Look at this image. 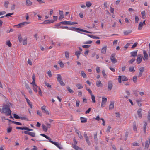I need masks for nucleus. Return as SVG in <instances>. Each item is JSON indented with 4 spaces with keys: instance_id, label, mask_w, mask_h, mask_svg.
Instances as JSON below:
<instances>
[{
    "instance_id": "obj_47",
    "label": "nucleus",
    "mask_w": 150,
    "mask_h": 150,
    "mask_svg": "<svg viewBox=\"0 0 150 150\" xmlns=\"http://www.w3.org/2000/svg\"><path fill=\"white\" fill-rule=\"evenodd\" d=\"M14 117L16 119H20L21 117L17 115L14 114H13Z\"/></svg>"
},
{
    "instance_id": "obj_60",
    "label": "nucleus",
    "mask_w": 150,
    "mask_h": 150,
    "mask_svg": "<svg viewBox=\"0 0 150 150\" xmlns=\"http://www.w3.org/2000/svg\"><path fill=\"white\" fill-rule=\"evenodd\" d=\"M111 128V127L110 126H109L106 130V132H109L110 131V129Z\"/></svg>"
},
{
    "instance_id": "obj_59",
    "label": "nucleus",
    "mask_w": 150,
    "mask_h": 150,
    "mask_svg": "<svg viewBox=\"0 0 150 150\" xmlns=\"http://www.w3.org/2000/svg\"><path fill=\"white\" fill-rule=\"evenodd\" d=\"M20 119H21V120H26V121H29L27 117H21Z\"/></svg>"
},
{
    "instance_id": "obj_52",
    "label": "nucleus",
    "mask_w": 150,
    "mask_h": 150,
    "mask_svg": "<svg viewBox=\"0 0 150 150\" xmlns=\"http://www.w3.org/2000/svg\"><path fill=\"white\" fill-rule=\"evenodd\" d=\"M9 3L8 1H6L4 2V6L6 8H7L8 7V5Z\"/></svg>"
},
{
    "instance_id": "obj_18",
    "label": "nucleus",
    "mask_w": 150,
    "mask_h": 150,
    "mask_svg": "<svg viewBox=\"0 0 150 150\" xmlns=\"http://www.w3.org/2000/svg\"><path fill=\"white\" fill-rule=\"evenodd\" d=\"M137 50L136 51H134L132 52H131L130 54L131 55V56L132 57H135L137 56Z\"/></svg>"
},
{
    "instance_id": "obj_15",
    "label": "nucleus",
    "mask_w": 150,
    "mask_h": 150,
    "mask_svg": "<svg viewBox=\"0 0 150 150\" xmlns=\"http://www.w3.org/2000/svg\"><path fill=\"white\" fill-rule=\"evenodd\" d=\"M112 82L111 81H108V90L109 91L111 90L112 88Z\"/></svg>"
},
{
    "instance_id": "obj_1",
    "label": "nucleus",
    "mask_w": 150,
    "mask_h": 150,
    "mask_svg": "<svg viewBox=\"0 0 150 150\" xmlns=\"http://www.w3.org/2000/svg\"><path fill=\"white\" fill-rule=\"evenodd\" d=\"M2 110V113H6L7 116L11 115L12 112L8 105H4Z\"/></svg>"
},
{
    "instance_id": "obj_45",
    "label": "nucleus",
    "mask_w": 150,
    "mask_h": 150,
    "mask_svg": "<svg viewBox=\"0 0 150 150\" xmlns=\"http://www.w3.org/2000/svg\"><path fill=\"white\" fill-rule=\"evenodd\" d=\"M6 44V45H7L9 47H10L11 46L12 44L10 41H7Z\"/></svg>"
},
{
    "instance_id": "obj_63",
    "label": "nucleus",
    "mask_w": 150,
    "mask_h": 150,
    "mask_svg": "<svg viewBox=\"0 0 150 150\" xmlns=\"http://www.w3.org/2000/svg\"><path fill=\"white\" fill-rule=\"evenodd\" d=\"M136 102L137 103L138 106H142V104L140 103V101L138 100H136Z\"/></svg>"
},
{
    "instance_id": "obj_5",
    "label": "nucleus",
    "mask_w": 150,
    "mask_h": 150,
    "mask_svg": "<svg viewBox=\"0 0 150 150\" xmlns=\"http://www.w3.org/2000/svg\"><path fill=\"white\" fill-rule=\"evenodd\" d=\"M122 81H127L128 80V78L126 77L125 76H118V80L119 83H121L122 82Z\"/></svg>"
},
{
    "instance_id": "obj_22",
    "label": "nucleus",
    "mask_w": 150,
    "mask_h": 150,
    "mask_svg": "<svg viewBox=\"0 0 150 150\" xmlns=\"http://www.w3.org/2000/svg\"><path fill=\"white\" fill-rule=\"evenodd\" d=\"M144 125L143 126V130L144 132L145 133H146V126L147 125V122H144Z\"/></svg>"
},
{
    "instance_id": "obj_50",
    "label": "nucleus",
    "mask_w": 150,
    "mask_h": 150,
    "mask_svg": "<svg viewBox=\"0 0 150 150\" xmlns=\"http://www.w3.org/2000/svg\"><path fill=\"white\" fill-rule=\"evenodd\" d=\"M137 76H134L133 78V81L135 83L137 82Z\"/></svg>"
},
{
    "instance_id": "obj_51",
    "label": "nucleus",
    "mask_w": 150,
    "mask_h": 150,
    "mask_svg": "<svg viewBox=\"0 0 150 150\" xmlns=\"http://www.w3.org/2000/svg\"><path fill=\"white\" fill-rule=\"evenodd\" d=\"M65 55L66 58H69V53L67 51L65 52Z\"/></svg>"
},
{
    "instance_id": "obj_2",
    "label": "nucleus",
    "mask_w": 150,
    "mask_h": 150,
    "mask_svg": "<svg viewBox=\"0 0 150 150\" xmlns=\"http://www.w3.org/2000/svg\"><path fill=\"white\" fill-rule=\"evenodd\" d=\"M40 135L45 137L47 139L49 140V142L54 144V145L56 146L57 147H58L59 149H63L62 147H61L60 146V145L57 142H53L51 140V138L50 137H48V136H47V135L43 134H40Z\"/></svg>"
},
{
    "instance_id": "obj_61",
    "label": "nucleus",
    "mask_w": 150,
    "mask_h": 150,
    "mask_svg": "<svg viewBox=\"0 0 150 150\" xmlns=\"http://www.w3.org/2000/svg\"><path fill=\"white\" fill-rule=\"evenodd\" d=\"M81 54L80 51H76L75 53V54L76 56L80 55Z\"/></svg>"
},
{
    "instance_id": "obj_14",
    "label": "nucleus",
    "mask_w": 150,
    "mask_h": 150,
    "mask_svg": "<svg viewBox=\"0 0 150 150\" xmlns=\"http://www.w3.org/2000/svg\"><path fill=\"white\" fill-rule=\"evenodd\" d=\"M142 111V109H141V108H139L138 110L137 111V115H138V117L140 119H141L142 117V114L141 113Z\"/></svg>"
},
{
    "instance_id": "obj_53",
    "label": "nucleus",
    "mask_w": 150,
    "mask_h": 150,
    "mask_svg": "<svg viewBox=\"0 0 150 150\" xmlns=\"http://www.w3.org/2000/svg\"><path fill=\"white\" fill-rule=\"evenodd\" d=\"M90 45H84L82 46V47L84 48H89L90 46Z\"/></svg>"
},
{
    "instance_id": "obj_26",
    "label": "nucleus",
    "mask_w": 150,
    "mask_h": 150,
    "mask_svg": "<svg viewBox=\"0 0 150 150\" xmlns=\"http://www.w3.org/2000/svg\"><path fill=\"white\" fill-rule=\"evenodd\" d=\"M73 148H74L75 150H82L81 148L78 147L77 146L75 145H73Z\"/></svg>"
},
{
    "instance_id": "obj_19",
    "label": "nucleus",
    "mask_w": 150,
    "mask_h": 150,
    "mask_svg": "<svg viewBox=\"0 0 150 150\" xmlns=\"http://www.w3.org/2000/svg\"><path fill=\"white\" fill-rule=\"evenodd\" d=\"M98 140L97 132L94 135V141L96 144H98Z\"/></svg>"
},
{
    "instance_id": "obj_64",
    "label": "nucleus",
    "mask_w": 150,
    "mask_h": 150,
    "mask_svg": "<svg viewBox=\"0 0 150 150\" xmlns=\"http://www.w3.org/2000/svg\"><path fill=\"white\" fill-rule=\"evenodd\" d=\"M47 74L49 77H51L52 76V74H51V72L49 70L47 72Z\"/></svg>"
},
{
    "instance_id": "obj_38",
    "label": "nucleus",
    "mask_w": 150,
    "mask_h": 150,
    "mask_svg": "<svg viewBox=\"0 0 150 150\" xmlns=\"http://www.w3.org/2000/svg\"><path fill=\"white\" fill-rule=\"evenodd\" d=\"M85 139H86V142H87V143H88V145H90V144H91V143L89 140L88 137H85Z\"/></svg>"
},
{
    "instance_id": "obj_7",
    "label": "nucleus",
    "mask_w": 150,
    "mask_h": 150,
    "mask_svg": "<svg viewBox=\"0 0 150 150\" xmlns=\"http://www.w3.org/2000/svg\"><path fill=\"white\" fill-rule=\"evenodd\" d=\"M115 54L113 53L110 57V60H111L112 62L113 63H115L117 62V61L116 58H115Z\"/></svg>"
},
{
    "instance_id": "obj_3",
    "label": "nucleus",
    "mask_w": 150,
    "mask_h": 150,
    "mask_svg": "<svg viewBox=\"0 0 150 150\" xmlns=\"http://www.w3.org/2000/svg\"><path fill=\"white\" fill-rule=\"evenodd\" d=\"M32 79H33L32 82L31 83L33 86V88L34 91L35 92H37V88H38L39 87L35 83V75L33 74V75L32 76Z\"/></svg>"
},
{
    "instance_id": "obj_28",
    "label": "nucleus",
    "mask_w": 150,
    "mask_h": 150,
    "mask_svg": "<svg viewBox=\"0 0 150 150\" xmlns=\"http://www.w3.org/2000/svg\"><path fill=\"white\" fill-rule=\"evenodd\" d=\"M143 23H142V22H141L140 23L139 25L138 29L139 30H141L143 27Z\"/></svg>"
},
{
    "instance_id": "obj_41",
    "label": "nucleus",
    "mask_w": 150,
    "mask_h": 150,
    "mask_svg": "<svg viewBox=\"0 0 150 150\" xmlns=\"http://www.w3.org/2000/svg\"><path fill=\"white\" fill-rule=\"evenodd\" d=\"M45 86H46L47 87H49L50 89L51 88V85L50 84L48 83L47 82H45Z\"/></svg>"
},
{
    "instance_id": "obj_11",
    "label": "nucleus",
    "mask_w": 150,
    "mask_h": 150,
    "mask_svg": "<svg viewBox=\"0 0 150 150\" xmlns=\"http://www.w3.org/2000/svg\"><path fill=\"white\" fill-rule=\"evenodd\" d=\"M54 22V21L53 20H45L41 24H47L52 23Z\"/></svg>"
},
{
    "instance_id": "obj_12",
    "label": "nucleus",
    "mask_w": 150,
    "mask_h": 150,
    "mask_svg": "<svg viewBox=\"0 0 150 150\" xmlns=\"http://www.w3.org/2000/svg\"><path fill=\"white\" fill-rule=\"evenodd\" d=\"M145 69L144 67H141L139 68V72L138 75V77H141L142 75V73L144 71Z\"/></svg>"
},
{
    "instance_id": "obj_35",
    "label": "nucleus",
    "mask_w": 150,
    "mask_h": 150,
    "mask_svg": "<svg viewBox=\"0 0 150 150\" xmlns=\"http://www.w3.org/2000/svg\"><path fill=\"white\" fill-rule=\"evenodd\" d=\"M42 129L44 131L47 132V127H46L43 124L42 125Z\"/></svg>"
},
{
    "instance_id": "obj_33",
    "label": "nucleus",
    "mask_w": 150,
    "mask_h": 150,
    "mask_svg": "<svg viewBox=\"0 0 150 150\" xmlns=\"http://www.w3.org/2000/svg\"><path fill=\"white\" fill-rule=\"evenodd\" d=\"M76 86L79 89H81L83 88V86L80 83H78L76 85Z\"/></svg>"
},
{
    "instance_id": "obj_25",
    "label": "nucleus",
    "mask_w": 150,
    "mask_h": 150,
    "mask_svg": "<svg viewBox=\"0 0 150 150\" xmlns=\"http://www.w3.org/2000/svg\"><path fill=\"white\" fill-rule=\"evenodd\" d=\"M70 21H63L61 22H60V23L61 24H63L64 25H69Z\"/></svg>"
},
{
    "instance_id": "obj_32",
    "label": "nucleus",
    "mask_w": 150,
    "mask_h": 150,
    "mask_svg": "<svg viewBox=\"0 0 150 150\" xmlns=\"http://www.w3.org/2000/svg\"><path fill=\"white\" fill-rule=\"evenodd\" d=\"M86 6L87 7H89L92 5V3L89 1H87L86 2Z\"/></svg>"
},
{
    "instance_id": "obj_42",
    "label": "nucleus",
    "mask_w": 150,
    "mask_h": 150,
    "mask_svg": "<svg viewBox=\"0 0 150 150\" xmlns=\"http://www.w3.org/2000/svg\"><path fill=\"white\" fill-rule=\"evenodd\" d=\"M61 23H60V22H59V23L55 24L54 25V27L53 28H59L58 27L60 26L61 25Z\"/></svg>"
},
{
    "instance_id": "obj_23",
    "label": "nucleus",
    "mask_w": 150,
    "mask_h": 150,
    "mask_svg": "<svg viewBox=\"0 0 150 150\" xmlns=\"http://www.w3.org/2000/svg\"><path fill=\"white\" fill-rule=\"evenodd\" d=\"M114 107V102H111L110 104L109 109L110 110H111L113 109Z\"/></svg>"
},
{
    "instance_id": "obj_13",
    "label": "nucleus",
    "mask_w": 150,
    "mask_h": 150,
    "mask_svg": "<svg viewBox=\"0 0 150 150\" xmlns=\"http://www.w3.org/2000/svg\"><path fill=\"white\" fill-rule=\"evenodd\" d=\"M75 129V131L76 133L78 134V137L81 139H83V137L82 135L80 133V132H79L78 130L76 129L75 128H74Z\"/></svg>"
},
{
    "instance_id": "obj_39",
    "label": "nucleus",
    "mask_w": 150,
    "mask_h": 150,
    "mask_svg": "<svg viewBox=\"0 0 150 150\" xmlns=\"http://www.w3.org/2000/svg\"><path fill=\"white\" fill-rule=\"evenodd\" d=\"M141 14L142 17V18L143 19H144L145 18V17H144L145 15V11H142L141 12Z\"/></svg>"
},
{
    "instance_id": "obj_8",
    "label": "nucleus",
    "mask_w": 150,
    "mask_h": 150,
    "mask_svg": "<svg viewBox=\"0 0 150 150\" xmlns=\"http://www.w3.org/2000/svg\"><path fill=\"white\" fill-rule=\"evenodd\" d=\"M24 133L25 134H28L33 137H34L35 136V134L34 132H31L29 131H25Z\"/></svg>"
},
{
    "instance_id": "obj_21",
    "label": "nucleus",
    "mask_w": 150,
    "mask_h": 150,
    "mask_svg": "<svg viewBox=\"0 0 150 150\" xmlns=\"http://www.w3.org/2000/svg\"><path fill=\"white\" fill-rule=\"evenodd\" d=\"M26 5L28 6H30L32 5V3L30 0H26Z\"/></svg>"
},
{
    "instance_id": "obj_57",
    "label": "nucleus",
    "mask_w": 150,
    "mask_h": 150,
    "mask_svg": "<svg viewBox=\"0 0 150 150\" xmlns=\"http://www.w3.org/2000/svg\"><path fill=\"white\" fill-rule=\"evenodd\" d=\"M73 141H74V144H72V146L73 147V145H76L77 144V141L75 139H74Z\"/></svg>"
},
{
    "instance_id": "obj_16",
    "label": "nucleus",
    "mask_w": 150,
    "mask_h": 150,
    "mask_svg": "<svg viewBox=\"0 0 150 150\" xmlns=\"http://www.w3.org/2000/svg\"><path fill=\"white\" fill-rule=\"evenodd\" d=\"M69 30L79 32V31H80L81 29L74 27H72L71 28H69Z\"/></svg>"
},
{
    "instance_id": "obj_58",
    "label": "nucleus",
    "mask_w": 150,
    "mask_h": 150,
    "mask_svg": "<svg viewBox=\"0 0 150 150\" xmlns=\"http://www.w3.org/2000/svg\"><path fill=\"white\" fill-rule=\"evenodd\" d=\"M18 40H19V42H22V38L21 36V35L18 36Z\"/></svg>"
},
{
    "instance_id": "obj_46",
    "label": "nucleus",
    "mask_w": 150,
    "mask_h": 150,
    "mask_svg": "<svg viewBox=\"0 0 150 150\" xmlns=\"http://www.w3.org/2000/svg\"><path fill=\"white\" fill-rule=\"evenodd\" d=\"M68 91L71 93H74V91L71 89H70L69 87H67Z\"/></svg>"
},
{
    "instance_id": "obj_9",
    "label": "nucleus",
    "mask_w": 150,
    "mask_h": 150,
    "mask_svg": "<svg viewBox=\"0 0 150 150\" xmlns=\"http://www.w3.org/2000/svg\"><path fill=\"white\" fill-rule=\"evenodd\" d=\"M143 54L144 56V57L143 58V60L144 61L147 60L148 59V56L145 50H143Z\"/></svg>"
},
{
    "instance_id": "obj_43",
    "label": "nucleus",
    "mask_w": 150,
    "mask_h": 150,
    "mask_svg": "<svg viewBox=\"0 0 150 150\" xmlns=\"http://www.w3.org/2000/svg\"><path fill=\"white\" fill-rule=\"evenodd\" d=\"M135 60V59L134 58H133L131 60L129 61L128 62H129V64H131L133 63Z\"/></svg>"
},
{
    "instance_id": "obj_40",
    "label": "nucleus",
    "mask_w": 150,
    "mask_h": 150,
    "mask_svg": "<svg viewBox=\"0 0 150 150\" xmlns=\"http://www.w3.org/2000/svg\"><path fill=\"white\" fill-rule=\"evenodd\" d=\"M91 99L92 100V102L93 103H95L96 102L95 99V97L94 96L93 94L91 95Z\"/></svg>"
},
{
    "instance_id": "obj_27",
    "label": "nucleus",
    "mask_w": 150,
    "mask_h": 150,
    "mask_svg": "<svg viewBox=\"0 0 150 150\" xmlns=\"http://www.w3.org/2000/svg\"><path fill=\"white\" fill-rule=\"evenodd\" d=\"M147 122L148 123L150 122V110H149L148 112L147 116Z\"/></svg>"
},
{
    "instance_id": "obj_31",
    "label": "nucleus",
    "mask_w": 150,
    "mask_h": 150,
    "mask_svg": "<svg viewBox=\"0 0 150 150\" xmlns=\"http://www.w3.org/2000/svg\"><path fill=\"white\" fill-rule=\"evenodd\" d=\"M132 31L131 30H129L128 31H125L124 32V34L125 35H127L128 34L131 33Z\"/></svg>"
},
{
    "instance_id": "obj_55",
    "label": "nucleus",
    "mask_w": 150,
    "mask_h": 150,
    "mask_svg": "<svg viewBox=\"0 0 150 150\" xmlns=\"http://www.w3.org/2000/svg\"><path fill=\"white\" fill-rule=\"evenodd\" d=\"M12 127H11L8 128L7 129V132L8 133H10L11 131L12 130Z\"/></svg>"
},
{
    "instance_id": "obj_62",
    "label": "nucleus",
    "mask_w": 150,
    "mask_h": 150,
    "mask_svg": "<svg viewBox=\"0 0 150 150\" xmlns=\"http://www.w3.org/2000/svg\"><path fill=\"white\" fill-rule=\"evenodd\" d=\"M138 44V43L136 42L135 43H134L132 46L131 48L132 49H134L137 46V45Z\"/></svg>"
},
{
    "instance_id": "obj_24",
    "label": "nucleus",
    "mask_w": 150,
    "mask_h": 150,
    "mask_svg": "<svg viewBox=\"0 0 150 150\" xmlns=\"http://www.w3.org/2000/svg\"><path fill=\"white\" fill-rule=\"evenodd\" d=\"M26 101L28 103V104L30 107L31 108H32V104L31 103V102L28 99H26Z\"/></svg>"
},
{
    "instance_id": "obj_34",
    "label": "nucleus",
    "mask_w": 150,
    "mask_h": 150,
    "mask_svg": "<svg viewBox=\"0 0 150 150\" xmlns=\"http://www.w3.org/2000/svg\"><path fill=\"white\" fill-rule=\"evenodd\" d=\"M142 57H138L137 59V64H140L142 62Z\"/></svg>"
},
{
    "instance_id": "obj_10",
    "label": "nucleus",
    "mask_w": 150,
    "mask_h": 150,
    "mask_svg": "<svg viewBox=\"0 0 150 150\" xmlns=\"http://www.w3.org/2000/svg\"><path fill=\"white\" fill-rule=\"evenodd\" d=\"M45 108L46 107L45 106H43L41 108L42 110L43 113L46 114L48 115H49L50 113Z\"/></svg>"
},
{
    "instance_id": "obj_49",
    "label": "nucleus",
    "mask_w": 150,
    "mask_h": 150,
    "mask_svg": "<svg viewBox=\"0 0 150 150\" xmlns=\"http://www.w3.org/2000/svg\"><path fill=\"white\" fill-rule=\"evenodd\" d=\"M149 145L148 144V142L147 141L145 142V148H147L148 149L149 147Z\"/></svg>"
},
{
    "instance_id": "obj_4",
    "label": "nucleus",
    "mask_w": 150,
    "mask_h": 150,
    "mask_svg": "<svg viewBox=\"0 0 150 150\" xmlns=\"http://www.w3.org/2000/svg\"><path fill=\"white\" fill-rule=\"evenodd\" d=\"M57 81L59 82L60 84L62 86H64L65 85V83L63 82L61 75L60 74H58L57 75Z\"/></svg>"
},
{
    "instance_id": "obj_17",
    "label": "nucleus",
    "mask_w": 150,
    "mask_h": 150,
    "mask_svg": "<svg viewBox=\"0 0 150 150\" xmlns=\"http://www.w3.org/2000/svg\"><path fill=\"white\" fill-rule=\"evenodd\" d=\"M107 47L105 46L104 47H103L101 49V53L103 54H105L106 53Z\"/></svg>"
},
{
    "instance_id": "obj_44",
    "label": "nucleus",
    "mask_w": 150,
    "mask_h": 150,
    "mask_svg": "<svg viewBox=\"0 0 150 150\" xmlns=\"http://www.w3.org/2000/svg\"><path fill=\"white\" fill-rule=\"evenodd\" d=\"M12 122L13 123H14L15 124H16V125H22V124L19 122L13 121H12Z\"/></svg>"
},
{
    "instance_id": "obj_20",
    "label": "nucleus",
    "mask_w": 150,
    "mask_h": 150,
    "mask_svg": "<svg viewBox=\"0 0 150 150\" xmlns=\"http://www.w3.org/2000/svg\"><path fill=\"white\" fill-rule=\"evenodd\" d=\"M80 119L81 120V122L82 123H84L87 122V119L86 118L82 117H81L80 118Z\"/></svg>"
},
{
    "instance_id": "obj_37",
    "label": "nucleus",
    "mask_w": 150,
    "mask_h": 150,
    "mask_svg": "<svg viewBox=\"0 0 150 150\" xmlns=\"http://www.w3.org/2000/svg\"><path fill=\"white\" fill-rule=\"evenodd\" d=\"M102 73L103 77L105 78H106L107 77V75L105 73V70H103L102 71Z\"/></svg>"
},
{
    "instance_id": "obj_29",
    "label": "nucleus",
    "mask_w": 150,
    "mask_h": 150,
    "mask_svg": "<svg viewBox=\"0 0 150 150\" xmlns=\"http://www.w3.org/2000/svg\"><path fill=\"white\" fill-rule=\"evenodd\" d=\"M129 71L130 72H134L135 71V70L134 69V67H130L129 68Z\"/></svg>"
},
{
    "instance_id": "obj_56",
    "label": "nucleus",
    "mask_w": 150,
    "mask_h": 150,
    "mask_svg": "<svg viewBox=\"0 0 150 150\" xmlns=\"http://www.w3.org/2000/svg\"><path fill=\"white\" fill-rule=\"evenodd\" d=\"M80 31H82V32H86V33H92V32L87 31L86 30H83L82 29H81Z\"/></svg>"
},
{
    "instance_id": "obj_54",
    "label": "nucleus",
    "mask_w": 150,
    "mask_h": 150,
    "mask_svg": "<svg viewBox=\"0 0 150 150\" xmlns=\"http://www.w3.org/2000/svg\"><path fill=\"white\" fill-rule=\"evenodd\" d=\"M135 23H136L138 22L139 19L138 17L136 16H135Z\"/></svg>"
},
{
    "instance_id": "obj_6",
    "label": "nucleus",
    "mask_w": 150,
    "mask_h": 150,
    "mask_svg": "<svg viewBox=\"0 0 150 150\" xmlns=\"http://www.w3.org/2000/svg\"><path fill=\"white\" fill-rule=\"evenodd\" d=\"M30 23V22H23L22 23H21L18 24L17 25H15L14 26H17L18 28H21L22 27H23L25 25H26L27 24H29Z\"/></svg>"
},
{
    "instance_id": "obj_48",
    "label": "nucleus",
    "mask_w": 150,
    "mask_h": 150,
    "mask_svg": "<svg viewBox=\"0 0 150 150\" xmlns=\"http://www.w3.org/2000/svg\"><path fill=\"white\" fill-rule=\"evenodd\" d=\"M81 74L82 76L84 78H86V76L85 73L83 71H82L81 72Z\"/></svg>"
},
{
    "instance_id": "obj_30",
    "label": "nucleus",
    "mask_w": 150,
    "mask_h": 150,
    "mask_svg": "<svg viewBox=\"0 0 150 150\" xmlns=\"http://www.w3.org/2000/svg\"><path fill=\"white\" fill-rule=\"evenodd\" d=\"M96 84L98 87L102 86V84L101 83V81H97L96 82Z\"/></svg>"
},
{
    "instance_id": "obj_36",
    "label": "nucleus",
    "mask_w": 150,
    "mask_h": 150,
    "mask_svg": "<svg viewBox=\"0 0 150 150\" xmlns=\"http://www.w3.org/2000/svg\"><path fill=\"white\" fill-rule=\"evenodd\" d=\"M58 63L59 64L60 67L61 68H63L64 67V65L63 63L61 61H59L58 62Z\"/></svg>"
}]
</instances>
